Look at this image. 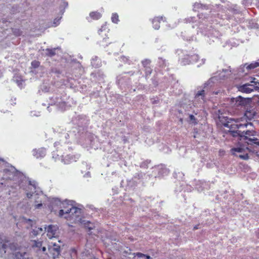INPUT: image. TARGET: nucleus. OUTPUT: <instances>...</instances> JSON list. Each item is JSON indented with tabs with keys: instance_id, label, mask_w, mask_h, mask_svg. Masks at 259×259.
I'll return each instance as SVG.
<instances>
[{
	"instance_id": "obj_8",
	"label": "nucleus",
	"mask_w": 259,
	"mask_h": 259,
	"mask_svg": "<svg viewBox=\"0 0 259 259\" xmlns=\"http://www.w3.org/2000/svg\"><path fill=\"white\" fill-rule=\"evenodd\" d=\"M247 128L241 129L240 135L238 137V140L244 141L247 144H255L259 146V140L257 138L250 137H254L256 134V132L254 130L255 127L252 126H248Z\"/></svg>"
},
{
	"instance_id": "obj_53",
	"label": "nucleus",
	"mask_w": 259,
	"mask_h": 259,
	"mask_svg": "<svg viewBox=\"0 0 259 259\" xmlns=\"http://www.w3.org/2000/svg\"><path fill=\"white\" fill-rule=\"evenodd\" d=\"M62 18V15L61 16H58L56 18L54 19L53 24H52V26L56 27L59 25L60 23V20Z\"/></svg>"
},
{
	"instance_id": "obj_22",
	"label": "nucleus",
	"mask_w": 259,
	"mask_h": 259,
	"mask_svg": "<svg viewBox=\"0 0 259 259\" xmlns=\"http://www.w3.org/2000/svg\"><path fill=\"white\" fill-rule=\"evenodd\" d=\"M18 249L19 245H18L17 249L15 251H12V252L10 253V255L7 257V258L9 259L12 258L13 259H28L27 253L25 251H20L18 250Z\"/></svg>"
},
{
	"instance_id": "obj_54",
	"label": "nucleus",
	"mask_w": 259,
	"mask_h": 259,
	"mask_svg": "<svg viewBox=\"0 0 259 259\" xmlns=\"http://www.w3.org/2000/svg\"><path fill=\"white\" fill-rule=\"evenodd\" d=\"M24 222L25 223L27 224L28 225H29L30 227H33L35 224H36V222L34 220H32L30 219H26V218H24Z\"/></svg>"
},
{
	"instance_id": "obj_59",
	"label": "nucleus",
	"mask_w": 259,
	"mask_h": 259,
	"mask_svg": "<svg viewBox=\"0 0 259 259\" xmlns=\"http://www.w3.org/2000/svg\"><path fill=\"white\" fill-rule=\"evenodd\" d=\"M144 71L145 73L146 77H149L152 72V69L151 67H149L145 68Z\"/></svg>"
},
{
	"instance_id": "obj_50",
	"label": "nucleus",
	"mask_w": 259,
	"mask_h": 259,
	"mask_svg": "<svg viewBox=\"0 0 259 259\" xmlns=\"http://www.w3.org/2000/svg\"><path fill=\"white\" fill-rule=\"evenodd\" d=\"M108 38L104 37L103 38L102 40L98 42V44L100 46H102L104 48L108 46V44H111V42H108L107 41Z\"/></svg>"
},
{
	"instance_id": "obj_43",
	"label": "nucleus",
	"mask_w": 259,
	"mask_h": 259,
	"mask_svg": "<svg viewBox=\"0 0 259 259\" xmlns=\"http://www.w3.org/2000/svg\"><path fill=\"white\" fill-rule=\"evenodd\" d=\"M205 92L206 93V91L204 89L201 90V91H198L195 94V98L197 99V98H199V97H200V98L203 100L205 97Z\"/></svg>"
},
{
	"instance_id": "obj_9",
	"label": "nucleus",
	"mask_w": 259,
	"mask_h": 259,
	"mask_svg": "<svg viewBox=\"0 0 259 259\" xmlns=\"http://www.w3.org/2000/svg\"><path fill=\"white\" fill-rule=\"evenodd\" d=\"M60 92L57 90L55 93H53L49 97L48 104L47 109L49 112L51 111L50 106H54L59 110L61 111L66 110L67 103L62 99L61 95L60 94Z\"/></svg>"
},
{
	"instance_id": "obj_13",
	"label": "nucleus",
	"mask_w": 259,
	"mask_h": 259,
	"mask_svg": "<svg viewBox=\"0 0 259 259\" xmlns=\"http://www.w3.org/2000/svg\"><path fill=\"white\" fill-rule=\"evenodd\" d=\"M247 124V122H245V123H242L238 118L237 121L234 120L231 124V126L227 133H229L233 137L238 138L241 129L246 128Z\"/></svg>"
},
{
	"instance_id": "obj_31",
	"label": "nucleus",
	"mask_w": 259,
	"mask_h": 259,
	"mask_svg": "<svg viewBox=\"0 0 259 259\" xmlns=\"http://www.w3.org/2000/svg\"><path fill=\"white\" fill-rule=\"evenodd\" d=\"M50 204L48 205L49 209L51 210V212H54V206H59L60 208L61 205L63 202L61 201L60 199L58 198H52L50 200Z\"/></svg>"
},
{
	"instance_id": "obj_16",
	"label": "nucleus",
	"mask_w": 259,
	"mask_h": 259,
	"mask_svg": "<svg viewBox=\"0 0 259 259\" xmlns=\"http://www.w3.org/2000/svg\"><path fill=\"white\" fill-rule=\"evenodd\" d=\"M234 198V193L232 190H230V191L226 190L224 192L217 195L215 197L217 200H220L223 203L228 205L233 202Z\"/></svg>"
},
{
	"instance_id": "obj_26",
	"label": "nucleus",
	"mask_w": 259,
	"mask_h": 259,
	"mask_svg": "<svg viewBox=\"0 0 259 259\" xmlns=\"http://www.w3.org/2000/svg\"><path fill=\"white\" fill-rule=\"evenodd\" d=\"M45 231L47 232V235L49 238H52L54 237L59 230V227L57 225H46L44 227Z\"/></svg>"
},
{
	"instance_id": "obj_64",
	"label": "nucleus",
	"mask_w": 259,
	"mask_h": 259,
	"mask_svg": "<svg viewBox=\"0 0 259 259\" xmlns=\"http://www.w3.org/2000/svg\"><path fill=\"white\" fill-rule=\"evenodd\" d=\"M179 151V154L183 156L186 152V148L185 147L182 146V147H180Z\"/></svg>"
},
{
	"instance_id": "obj_37",
	"label": "nucleus",
	"mask_w": 259,
	"mask_h": 259,
	"mask_svg": "<svg viewBox=\"0 0 259 259\" xmlns=\"http://www.w3.org/2000/svg\"><path fill=\"white\" fill-rule=\"evenodd\" d=\"M246 65V70L247 71H250V70L259 67V61L252 62L250 64L245 63Z\"/></svg>"
},
{
	"instance_id": "obj_44",
	"label": "nucleus",
	"mask_w": 259,
	"mask_h": 259,
	"mask_svg": "<svg viewBox=\"0 0 259 259\" xmlns=\"http://www.w3.org/2000/svg\"><path fill=\"white\" fill-rule=\"evenodd\" d=\"M42 232V228L41 227H35V229H32V230L30 232V234L31 236L33 237H36L39 234Z\"/></svg>"
},
{
	"instance_id": "obj_20",
	"label": "nucleus",
	"mask_w": 259,
	"mask_h": 259,
	"mask_svg": "<svg viewBox=\"0 0 259 259\" xmlns=\"http://www.w3.org/2000/svg\"><path fill=\"white\" fill-rule=\"evenodd\" d=\"M245 150L244 147L241 146H237L236 147L233 148L231 149V151H232L234 155L239 157L242 159L247 160L249 158L248 154L244 153Z\"/></svg>"
},
{
	"instance_id": "obj_24",
	"label": "nucleus",
	"mask_w": 259,
	"mask_h": 259,
	"mask_svg": "<svg viewBox=\"0 0 259 259\" xmlns=\"http://www.w3.org/2000/svg\"><path fill=\"white\" fill-rule=\"evenodd\" d=\"M208 214H209V211L208 210H205L200 214L199 220L200 223L194 226L193 230H196L200 228L199 226L200 224L205 225L211 223V221H209L208 219L205 218L207 217Z\"/></svg>"
},
{
	"instance_id": "obj_19",
	"label": "nucleus",
	"mask_w": 259,
	"mask_h": 259,
	"mask_svg": "<svg viewBox=\"0 0 259 259\" xmlns=\"http://www.w3.org/2000/svg\"><path fill=\"white\" fill-rule=\"evenodd\" d=\"M217 79V77L213 76L210 78L207 82L204 83L203 89L206 90V94L208 92L212 91L215 88L219 85L220 83Z\"/></svg>"
},
{
	"instance_id": "obj_40",
	"label": "nucleus",
	"mask_w": 259,
	"mask_h": 259,
	"mask_svg": "<svg viewBox=\"0 0 259 259\" xmlns=\"http://www.w3.org/2000/svg\"><path fill=\"white\" fill-rule=\"evenodd\" d=\"M151 163V160L149 159L144 160L141 162L135 164L136 166H139L141 168H147L149 164Z\"/></svg>"
},
{
	"instance_id": "obj_17",
	"label": "nucleus",
	"mask_w": 259,
	"mask_h": 259,
	"mask_svg": "<svg viewBox=\"0 0 259 259\" xmlns=\"http://www.w3.org/2000/svg\"><path fill=\"white\" fill-rule=\"evenodd\" d=\"M176 53L179 56V62L183 66L190 64V54L186 50L177 49Z\"/></svg>"
},
{
	"instance_id": "obj_2",
	"label": "nucleus",
	"mask_w": 259,
	"mask_h": 259,
	"mask_svg": "<svg viewBox=\"0 0 259 259\" xmlns=\"http://www.w3.org/2000/svg\"><path fill=\"white\" fill-rule=\"evenodd\" d=\"M4 172L9 179L18 182L20 188L25 191L27 198H31L33 196L34 197L35 202L38 203L34 205L35 209H40L42 207V200L39 199V197L45 196L35 181L31 180L12 165L9 168L4 169Z\"/></svg>"
},
{
	"instance_id": "obj_25",
	"label": "nucleus",
	"mask_w": 259,
	"mask_h": 259,
	"mask_svg": "<svg viewBox=\"0 0 259 259\" xmlns=\"http://www.w3.org/2000/svg\"><path fill=\"white\" fill-rule=\"evenodd\" d=\"M184 176V175L182 172H175L173 174V177L175 179H177L178 181V182L176 184V187L175 188V192L177 195L179 194V193H181L182 191H183L184 187L180 188L179 183H180V182H181L182 181H183L182 179H183Z\"/></svg>"
},
{
	"instance_id": "obj_61",
	"label": "nucleus",
	"mask_w": 259,
	"mask_h": 259,
	"mask_svg": "<svg viewBox=\"0 0 259 259\" xmlns=\"http://www.w3.org/2000/svg\"><path fill=\"white\" fill-rule=\"evenodd\" d=\"M232 12L234 14H239L241 12V10L238 8L237 5H234L231 8Z\"/></svg>"
},
{
	"instance_id": "obj_7",
	"label": "nucleus",
	"mask_w": 259,
	"mask_h": 259,
	"mask_svg": "<svg viewBox=\"0 0 259 259\" xmlns=\"http://www.w3.org/2000/svg\"><path fill=\"white\" fill-rule=\"evenodd\" d=\"M18 244L13 242L5 235H0V256L7 258L12 251L17 249Z\"/></svg>"
},
{
	"instance_id": "obj_47",
	"label": "nucleus",
	"mask_w": 259,
	"mask_h": 259,
	"mask_svg": "<svg viewBox=\"0 0 259 259\" xmlns=\"http://www.w3.org/2000/svg\"><path fill=\"white\" fill-rule=\"evenodd\" d=\"M233 121H234V119L233 118H227L226 121L224 123H222V124L224 126L230 128V127L231 126V124L233 123Z\"/></svg>"
},
{
	"instance_id": "obj_23",
	"label": "nucleus",
	"mask_w": 259,
	"mask_h": 259,
	"mask_svg": "<svg viewBox=\"0 0 259 259\" xmlns=\"http://www.w3.org/2000/svg\"><path fill=\"white\" fill-rule=\"evenodd\" d=\"M138 182L132 178L130 180H126L125 182L121 181L120 183L121 187H125V190L130 191L131 190H134L136 187L137 186Z\"/></svg>"
},
{
	"instance_id": "obj_12",
	"label": "nucleus",
	"mask_w": 259,
	"mask_h": 259,
	"mask_svg": "<svg viewBox=\"0 0 259 259\" xmlns=\"http://www.w3.org/2000/svg\"><path fill=\"white\" fill-rule=\"evenodd\" d=\"M250 82L237 85L238 90L246 94L250 93L254 90L259 91V82L256 78L251 77Z\"/></svg>"
},
{
	"instance_id": "obj_14",
	"label": "nucleus",
	"mask_w": 259,
	"mask_h": 259,
	"mask_svg": "<svg viewBox=\"0 0 259 259\" xmlns=\"http://www.w3.org/2000/svg\"><path fill=\"white\" fill-rule=\"evenodd\" d=\"M152 169V174L150 175V178H161L169 174L168 169L166 168L165 165L162 164L155 166Z\"/></svg>"
},
{
	"instance_id": "obj_11",
	"label": "nucleus",
	"mask_w": 259,
	"mask_h": 259,
	"mask_svg": "<svg viewBox=\"0 0 259 259\" xmlns=\"http://www.w3.org/2000/svg\"><path fill=\"white\" fill-rule=\"evenodd\" d=\"M68 65L71 67L70 69H67L68 71L65 72L66 77L68 78H72V77H70V75L73 76L74 74L75 76H77L81 75L83 72V68L82 65L76 59H71Z\"/></svg>"
},
{
	"instance_id": "obj_5",
	"label": "nucleus",
	"mask_w": 259,
	"mask_h": 259,
	"mask_svg": "<svg viewBox=\"0 0 259 259\" xmlns=\"http://www.w3.org/2000/svg\"><path fill=\"white\" fill-rule=\"evenodd\" d=\"M69 143L66 144V147H64V144L60 142V144L59 145V148L56 149L57 152H60L59 153H57L56 151H54L52 152L53 158L56 161L59 160L61 158L62 162L65 164H68L72 162L76 161L80 157V155L78 154H66L65 155V153L63 152L62 153L61 151H67V149L70 150L72 149L71 147L68 145ZM55 148V147L54 146Z\"/></svg>"
},
{
	"instance_id": "obj_34",
	"label": "nucleus",
	"mask_w": 259,
	"mask_h": 259,
	"mask_svg": "<svg viewBox=\"0 0 259 259\" xmlns=\"http://www.w3.org/2000/svg\"><path fill=\"white\" fill-rule=\"evenodd\" d=\"M91 64L94 68H99L102 65L101 60L98 56H94L91 60Z\"/></svg>"
},
{
	"instance_id": "obj_60",
	"label": "nucleus",
	"mask_w": 259,
	"mask_h": 259,
	"mask_svg": "<svg viewBox=\"0 0 259 259\" xmlns=\"http://www.w3.org/2000/svg\"><path fill=\"white\" fill-rule=\"evenodd\" d=\"M33 246L37 248H40L42 246V241L38 240H33Z\"/></svg>"
},
{
	"instance_id": "obj_28",
	"label": "nucleus",
	"mask_w": 259,
	"mask_h": 259,
	"mask_svg": "<svg viewBox=\"0 0 259 259\" xmlns=\"http://www.w3.org/2000/svg\"><path fill=\"white\" fill-rule=\"evenodd\" d=\"M32 155L36 158H44L47 153V149L44 147H41L38 149H34L32 151Z\"/></svg>"
},
{
	"instance_id": "obj_58",
	"label": "nucleus",
	"mask_w": 259,
	"mask_h": 259,
	"mask_svg": "<svg viewBox=\"0 0 259 259\" xmlns=\"http://www.w3.org/2000/svg\"><path fill=\"white\" fill-rule=\"evenodd\" d=\"M68 4L67 2H63V6H64V8H63L62 6L60 7V13L61 15H63L65 12V9L68 7Z\"/></svg>"
},
{
	"instance_id": "obj_38",
	"label": "nucleus",
	"mask_w": 259,
	"mask_h": 259,
	"mask_svg": "<svg viewBox=\"0 0 259 259\" xmlns=\"http://www.w3.org/2000/svg\"><path fill=\"white\" fill-rule=\"evenodd\" d=\"M179 187L180 188L184 187V192H191L193 190L192 187H191L190 185L186 184V183L183 181H182L181 182H180Z\"/></svg>"
},
{
	"instance_id": "obj_42",
	"label": "nucleus",
	"mask_w": 259,
	"mask_h": 259,
	"mask_svg": "<svg viewBox=\"0 0 259 259\" xmlns=\"http://www.w3.org/2000/svg\"><path fill=\"white\" fill-rule=\"evenodd\" d=\"M58 48L46 49L45 50L46 55L50 57L54 56L56 55V50Z\"/></svg>"
},
{
	"instance_id": "obj_35",
	"label": "nucleus",
	"mask_w": 259,
	"mask_h": 259,
	"mask_svg": "<svg viewBox=\"0 0 259 259\" xmlns=\"http://www.w3.org/2000/svg\"><path fill=\"white\" fill-rule=\"evenodd\" d=\"M157 65L160 69H161L162 70L163 69L165 71L168 70L166 61L165 59L161 57H159L158 58Z\"/></svg>"
},
{
	"instance_id": "obj_41",
	"label": "nucleus",
	"mask_w": 259,
	"mask_h": 259,
	"mask_svg": "<svg viewBox=\"0 0 259 259\" xmlns=\"http://www.w3.org/2000/svg\"><path fill=\"white\" fill-rule=\"evenodd\" d=\"M101 16V14L97 11L92 12L90 13V17L94 20H98Z\"/></svg>"
},
{
	"instance_id": "obj_49",
	"label": "nucleus",
	"mask_w": 259,
	"mask_h": 259,
	"mask_svg": "<svg viewBox=\"0 0 259 259\" xmlns=\"http://www.w3.org/2000/svg\"><path fill=\"white\" fill-rule=\"evenodd\" d=\"M41 91L42 92L47 93L50 92V87L47 85L46 84L43 83L40 87L39 90V92Z\"/></svg>"
},
{
	"instance_id": "obj_4",
	"label": "nucleus",
	"mask_w": 259,
	"mask_h": 259,
	"mask_svg": "<svg viewBox=\"0 0 259 259\" xmlns=\"http://www.w3.org/2000/svg\"><path fill=\"white\" fill-rule=\"evenodd\" d=\"M152 83L154 87L159 86V89L162 90H164L171 85V92L175 95H180L183 93L182 87L172 74H168V76L165 75L159 82L155 78H153Z\"/></svg>"
},
{
	"instance_id": "obj_56",
	"label": "nucleus",
	"mask_w": 259,
	"mask_h": 259,
	"mask_svg": "<svg viewBox=\"0 0 259 259\" xmlns=\"http://www.w3.org/2000/svg\"><path fill=\"white\" fill-rule=\"evenodd\" d=\"M120 61H121V62H123L124 63H127L128 64H132V62L131 60H130L128 58H127L125 56H122L120 57Z\"/></svg>"
},
{
	"instance_id": "obj_33",
	"label": "nucleus",
	"mask_w": 259,
	"mask_h": 259,
	"mask_svg": "<svg viewBox=\"0 0 259 259\" xmlns=\"http://www.w3.org/2000/svg\"><path fill=\"white\" fill-rule=\"evenodd\" d=\"M148 177L150 178V175H146L145 174L141 172L136 173L135 176L133 177V179L138 182V183L140 182L144 183V179L145 178L147 179V177Z\"/></svg>"
},
{
	"instance_id": "obj_55",
	"label": "nucleus",
	"mask_w": 259,
	"mask_h": 259,
	"mask_svg": "<svg viewBox=\"0 0 259 259\" xmlns=\"http://www.w3.org/2000/svg\"><path fill=\"white\" fill-rule=\"evenodd\" d=\"M151 63V60L148 59H145L142 61V66L144 67V68L147 67H149V65Z\"/></svg>"
},
{
	"instance_id": "obj_3",
	"label": "nucleus",
	"mask_w": 259,
	"mask_h": 259,
	"mask_svg": "<svg viewBox=\"0 0 259 259\" xmlns=\"http://www.w3.org/2000/svg\"><path fill=\"white\" fill-rule=\"evenodd\" d=\"M205 19H207L205 15L201 13L197 15V18L190 17L186 18L185 20L186 23H195V25L192 26L193 28H194L195 26H197L199 24L198 32L199 31L203 35L207 36L206 41L210 45L213 42L221 44V37L222 36V34L218 30L214 29L212 25L208 26L204 24L203 21L206 22L207 21Z\"/></svg>"
},
{
	"instance_id": "obj_63",
	"label": "nucleus",
	"mask_w": 259,
	"mask_h": 259,
	"mask_svg": "<svg viewBox=\"0 0 259 259\" xmlns=\"http://www.w3.org/2000/svg\"><path fill=\"white\" fill-rule=\"evenodd\" d=\"M123 78L121 75L117 76L116 77V83L119 85H122L123 84Z\"/></svg>"
},
{
	"instance_id": "obj_52",
	"label": "nucleus",
	"mask_w": 259,
	"mask_h": 259,
	"mask_svg": "<svg viewBox=\"0 0 259 259\" xmlns=\"http://www.w3.org/2000/svg\"><path fill=\"white\" fill-rule=\"evenodd\" d=\"M190 64L196 62L199 59V56L197 54L191 55L190 54Z\"/></svg>"
},
{
	"instance_id": "obj_15",
	"label": "nucleus",
	"mask_w": 259,
	"mask_h": 259,
	"mask_svg": "<svg viewBox=\"0 0 259 259\" xmlns=\"http://www.w3.org/2000/svg\"><path fill=\"white\" fill-rule=\"evenodd\" d=\"M103 148V150L107 153V158L112 161H118L121 158V155L116 150L112 149L110 142L105 143Z\"/></svg>"
},
{
	"instance_id": "obj_27",
	"label": "nucleus",
	"mask_w": 259,
	"mask_h": 259,
	"mask_svg": "<svg viewBox=\"0 0 259 259\" xmlns=\"http://www.w3.org/2000/svg\"><path fill=\"white\" fill-rule=\"evenodd\" d=\"M231 70L229 69H223L215 73L214 76H216L217 80L221 82L222 80L225 79L230 75Z\"/></svg>"
},
{
	"instance_id": "obj_6",
	"label": "nucleus",
	"mask_w": 259,
	"mask_h": 259,
	"mask_svg": "<svg viewBox=\"0 0 259 259\" xmlns=\"http://www.w3.org/2000/svg\"><path fill=\"white\" fill-rule=\"evenodd\" d=\"M75 202L73 200H65L63 201L59 211V217L65 218L70 217L72 218L78 217L82 212L81 208L75 206Z\"/></svg>"
},
{
	"instance_id": "obj_46",
	"label": "nucleus",
	"mask_w": 259,
	"mask_h": 259,
	"mask_svg": "<svg viewBox=\"0 0 259 259\" xmlns=\"http://www.w3.org/2000/svg\"><path fill=\"white\" fill-rule=\"evenodd\" d=\"M207 6L200 3H196L193 5V11H196L199 9H206Z\"/></svg>"
},
{
	"instance_id": "obj_57",
	"label": "nucleus",
	"mask_w": 259,
	"mask_h": 259,
	"mask_svg": "<svg viewBox=\"0 0 259 259\" xmlns=\"http://www.w3.org/2000/svg\"><path fill=\"white\" fill-rule=\"evenodd\" d=\"M181 36L183 38L184 40H187V41H193L194 39H195V38L194 36H185V34L184 33H182Z\"/></svg>"
},
{
	"instance_id": "obj_21",
	"label": "nucleus",
	"mask_w": 259,
	"mask_h": 259,
	"mask_svg": "<svg viewBox=\"0 0 259 259\" xmlns=\"http://www.w3.org/2000/svg\"><path fill=\"white\" fill-rule=\"evenodd\" d=\"M48 250L54 258L58 257L60 255V246L56 243H51L49 244L48 246Z\"/></svg>"
},
{
	"instance_id": "obj_36",
	"label": "nucleus",
	"mask_w": 259,
	"mask_h": 259,
	"mask_svg": "<svg viewBox=\"0 0 259 259\" xmlns=\"http://www.w3.org/2000/svg\"><path fill=\"white\" fill-rule=\"evenodd\" d=\"M80 222L81 224L83 225L85 228L88 229L89 232L94 229L95 228L94 224L90 221L80 219Z\"/></svg>"
},
{
	"instance_id": "obj_30",
	"label": "nucleus",
	"mask_w": 259,
	"mask_h": 259,
	"mask_svg": "<svg viewBox=\"0 0 259 259\" xmlns=\"http://www.w3.org/2000/svg\"><path fill=\"white\" fill-rule=\"evenodd\" d=\"M66 71H68L67 69L61 71L56 67H52L49 71V74L52 76L54 75V77L57 76L59 77L61 75H65L66 76L65 74Z\"/></svg>"
},
{
	"instance_id": "obj_62",
	"label": "nucleus",
	"mask_w": 259,
	"mask_h": 259,
	"mask_svg": "<svg viewBox=\"0 0 259 259\" xmlns=\"http://www.w3.org/2000/svg\"><path fill=\"white\" fill-rule=\"evenodd\" d=\"M31 65L32 68L35 69L39 66L40 62L38 61L34 60L31 62Z\"/></svg>"
},
{
	"instance_id": "obj_10",
	"label": "nucleus",
	"mask_w": 259,
	"mask_h": 259,
	"mask_svg": "<svg viewBox=\"0 0 259 259\" xmlns=\"http://www.w3.org/2000/svg\"><path fill=\"white\" fill-rule=\"evenodd\" d=\"M252 99L251 98H243L239 96L236 98H231L230 100V104L235 110L244 111L250 106Z\"/></svg>"
},
{
	"instance_id": "obj_45",
	"label": "nucleus",
	"mask_w": 259,
	"mask_h": 259,
	"mask_svg": "<svg viewBox=\"0 0 259 259\" xmlns=\"http://www.w3.org/2000/svg\"><path fill=\"white\" fill-rule=\"evenodd\" d=\"M249 72L246 70L245 64L241 65L238 69V73L239 75H242L243 74H247Z\"/></svg>"
},
{
	"instance_id": "obj_48",
	"label": "nucleus",
	"mask_w": 259,
	"mask_h": 259,
	"mask_svg": "<svg viewBox=\"0 0 259 259\" xmlns=\"http://www.w3.org/2000/svg\"><path fill=\"white\" fill-rule=\"evenodd\" d=\"M111 21L113 23L117 24L119 21V16L117 13H113L111 16Z\"/></svg>"
},
{
	"instance_id": "obj_51",
	"label": "nucleus",
	"mask_w": 259,
	"mask_h": 259,
	"mask_svg": "<svg viewBox=\"0 0 259 259\" xmlns=\"http://www.w3.org/2000/svg\"><path fill=\"white\" fill-rule=\"evenodd\" d=\"M188 121L194 125L197 124V119L193 114H189Z\"/></svg>"
},
{
	"instance_id": "obj_29",
	"label": "nucleus",
	"mask_w": 259,
	"mask_h": 259,
	"mask_svg": "<svg viewBox=\"0 0 259 259\" xmlns=\"http://www.w3.org/2000/svg\"><path fill=\"white\" fill-rule=\"evenodd\" d=\"M92 77L95 81L102 82L104 81L105 75L100 70H96L91 74Z\"/></svg>"
},
{
	"instance_id": "obj_18",
	"label": "nucleus",
	"mask_w": 259,
	"mask_h": 259,
	"mask_svg": "<svg viewBox=\"0 0 259 259\" xmlns=\"http://www.w3.org/2000/svg\"><path fill=\"white\" fill-rule=\"evenodd\" d=\"M255 116V112H251L250 110L248 111L246 110L244 112L243 116L239 118V120L242 123H245V122H247L248 124L246 125V128H247L248 126H252L253 125V123L251 122V120L254 118Z\"/></svg>"
},
{
	"instance_id": "obj_32",
	"label": "nucleus",
	"mask_w": 259,
	"mask_h": 259,
	"mask_svg": "<svg viewBox=\"0 0 259 259\" xmlns=\"http://www.w3.org/2000/svg\"><path fill=\"white\" fill-rule=\"evenodd\" d=\"M161 21H165V18L162 16L155 17L152 20L153 27L155 30H158L160 28V23Z\"/></svg>"
},
{
	"instance_id": "obj_1",
	"label": "nucleus",
	"mask_w": 259,
	"mask_h": 259,
	"mask_svg": "<svg viewBox=\"0 0 259 259\" xmlns=\"http://www.w3.org/2000/svg\"><path fill=\"white\" fill-rule=\"evenodd\" d=\"M89 121V119L86 115H76L71 120L72 123L75 125L71 130L66 132V129L62 127L53 128L54 132L59 138V141L55 142L54 146L58 149L60 142L64 144V147H66V144L76 141L88 150L102 148L97 136L87 132Z\"/></svg>"
},
{
	"instance_id": "obj_39",
	"label": "nucleus",
	"mask_w": 259,
	"mask_h": 259,
	"mask_svg": "<svg viewBox=\"0 0 259 259\" xmlns=\"http://www.w3.org/2000/svg\"><path fill=\"white\" fill-rule=\"evenodd\" d=\"M248 26L251 29H259V23L257 20L252 19L248 22Z\"/></svg>"
}]
</instances>
